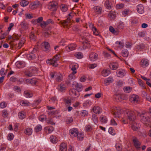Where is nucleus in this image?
Returning a JSON list of instances; mask_svg holds the SVG:
<instances>
[{
	"label": "nucleus",
	"instance_id": "obj_29",
	"mask_svg": "<svg viewBox=\"0 0 151 151\" xmlns=\"http://www.w3.org/2000/svg\"><path fill=\"white\" fill-rule=\"evenodd\" d=\"M19 118L21 119H23L25 117V113L24 111L19 112L18 113Z\"/></svg>",
	"mask_w": 151,
	"mask_h": 151
},
{
	"label": "nucleus",
	"instance_id": "obj_14",
	"mask_svg": "<svg viewBox=\"0 0 151 151\" xmlns=\"http://www.w3.org/2000/svg\"><path fill=\"white\" fill-rule=\"evenodd\" d=\"M71 136L73 137H76V135L78 133V132L77 129L73 128L70 129L69 131Z\"/></svg>",
	"mask_w": 151,
	"mask_h": 151
},
{
	"label": "nucleus",
	"instance_id": "obj_12",
	"mask_svg": "<svg viewBox=\"0 0 151 151\" xmlns=\"http://www.w3.org/2000/svg\"><path fill=\"white\" fill-rule=\"evenodd\" d=\"M98 55L94 52H92L89 55L90 60L91 61H95L98 58Z\"/></svg>",
	"mask_w": 151,
	"mask_h": 151
},
{
	"label": "nucleus",
	"instance_id": "obj_21",
	"mask_svg": "<svg viewBox=\"0 0 151 151\" xmlns=\"http://www.w3.org/2000/svg\"><path fill=\"white\" fill-rule=\"evenodd\" d=\"M114 80L111 77H109L106 79L104 80L105 84L106 85H108L109 83H112L113 82Z\"/></svg>",
	"mask_w": 151,
	"mask_h": 151
},
{
	"label": "nucleus",
	"instance_id": "obj_11",
	"mask_svg": "<svg viewBox=\"0 0 151 151\" xmlns=\"http://www.w3.org/2000/svg\"><path fill=\"white\" fill-rule=\"evenodd\" d=\"M149 60L146 59H143L140 62V65L142 67L145 68L149 65Z\"/></svg>",
	"mask_w": 151,
	"mask_h": 151
},
{
	"label": "nucleus",
	"instance_id": "obj_31",
	"mask_svg": "<svg viewBox=\"0 0 151 151\" xmlns=\"http://www.w3.org/2000/svg\"><path fill=\"white\" fill-rule=\"evenodd\" d=\"M42 129V126L40 124H38L37 125L34 129L35 131L37 132L41 131Z\"/></svg>",
	"mask_w": 151,
	"mask_h": 151
},
{
	"label": "nucleus",
	"instance_id": "obj_8",
	"mask_svg": "<svg viewBox=\"0 0 151 151\" xmlns=\"http://www.w3.org/2000/svg\"><path fill=\"white\" fill-rule=\"evenodd\" d=\"M58 4L57 2H52L49 4L48 8L52 11H55L58 8Z\"/></svg>",
	"mask_w": 151,
	"mask_h": 151
},
{
	"label": "nucleus",
	"instance_id": "obj_1",
	"mask_svg": "<svg viewBox=\"0 0 151 151\" xmlns=\"http://www.w3.org/2000/svg\"><path fill=\"white\" fill-rule=\"evenodd\" d=\"M72 86L74 89H71L69 91V94L74 98H76L79 95V92L83 90V86L81 84L78 83L77 82H74L72 84Z\"/></svg>",
	"mask_w": 151,
	"mask_h": 151
},
{
	"label": "nucleus",
	"instance_id": "obj_23",
	"mask_svg": "<svg viewBox=\"0 0 151 151\" xmlns=\"http://www.w3.org/2000/svg\"><path fill=\"white\" fill-rule=\"evenodd\" d=\"M110 68L113 70H116L118 67V65L117 63H113L110 64Z\"/></svg>",
	"mask_w": 151,
	"mask_h": 151
},
{
	"label": "nucleus",
	"instance_id": "obj_16",
	"mask_svg": "<svg viewBox=\"0 0 151 151\" xmlns=\"http://www.w3.org/2000/svg\"><path fill=\"white\" fill-rule=\"evenodd\" d=\"M137 12L140 14H142L144 12V7L142 4H139L137 6Z\"/></svg>",
	"mask_w": 151,
	"mask_h": 151
},
{
	"label": "nucleus",
	"instance_id": "obj_4",
	"mask_svg": "<svg viewBox=\"0 0 151 151\" xmlns=\"http://www.w3.org/2000/svg\"><path fill=\"white\" fill-rule=\"evenodd\" d=\"M111 112L115 117H119L121 110L119 107H113L111 108Z\"/></svg>",
	"mask_w": 151,
	"mask_h": 151
},
{
	"label": "nucleus",
	"instance_id": "obj_39",
	"mask_svg": "<svg viewBox=\"0 0 151 151\" xmlns=\"http://www.w3.org/2000/svg\"><path fill=\"white\" fill-rule=\"evenodd\" d=\"M20 25L22 28L24 29H27L28 27V24L25 21L22 22L20 24Z\"/></svg>",
	"mask_w": 151,
	"mask_h": 151
},
{
	"label": "nucleus",
	"instance_id": "obj_30",
	"mask_svg": "<svg viewBox=\"0 0 151 151\" xmlns=\"http://www.w3.org/2000/svg\"><path fill=\"white\" fill-rule=\"evenodd\" d=\"M25 133L27 135H31L32 132V130L30 128H27L25 130Z\"/></svg>",
	"mask_w": 151,
	"mask_h": 151
},
{
	"label": "nucleus",
	"instance_id": "obj_57",
	"mask_svg": "<svg viewBox=\"0 0 151 151\" xmlns=\"http://www.w3.org/2000/svg\"><path fill=\"white\" fill-rule=\"evenodd\" d=\"M29 104V102L27 101H22L20 102V105L23 106H28Z\"/></svg>",
	"mask_w": 151,
	"mask_h": 151
},
{
	"label": "nucleus",
	"instance_id": "obj_5",
	"mask_svg": "<svg viewBox=\"0 0 151 151\" xmlns=\"http://www.w3.org/2000/svg\"><path fill=\"white\" fill-rule=\"evenodd\" d=\"M37 70L36 68H31L25 72V74L26 76L31 77L37 74Z\"/></svg>",
	"mask_w": 151,
	"mask_h": 151
},
{
	"label": "nucleus",
	"instance_id": "obj_22",
	"mask_svg": "<svg viewBox=\"0 0 151 151\" xmlns=\"http://www.w3.org/2000/svg\"><path fill=\"white\" fill-rule=\"evenodd\" d=\"M93 9L95 12L97 14L101 13L102 11V8L98 6H94Z\"/></svg>",
	"mask_w": 151,
	"mask_h": 151
},
{
	"label": "nucleus",
	"instance_id": "obj_17",
	"mask_svg": "<svg viewBox=\"0 0 151 151\" xmlns=\"http://www.w3.org/2000/svg\"><path fill=\"white\" fill-rule=\"evenodd\" d=\"M83 49H85L86 48H90L91 47V45L88 41L86 40H85L83 42Z\"/></svg>",
	"mask_w": 151,
	"mask_h": 151
},
{
	"label": "nucleus",
	"instance_id": "obj_34",
	"mask_svg": "<svg viewBox=\"0 0 151 151\" xmlns=\"http://www.w3.org/2000/svg\"><path fill=\"white\" fill-rule=\"evenodd\" d=\"M115 147L116 150L118 151H122V146L120 143H116L115 145Z\"/></svg>",
	"mask_w": 151,
	"mask_h": 151
},
{
	"label": "nucleus",
	"instance_id": "obj_33",
	"mask_svg": "<svg viewBox=\"0 0 151 151\" xmlns=\"http://www.w3.org/2000/svg\"><path fill=\"white\" fill-rule=\"evenodd\" d=\"M101 122L102 123H106L107 122V119L106 117L104 116L101 115L100 117Z\"/></svg>",
	"mask_w": 151,
	"mask_h": 151
},
{
	"label": "nucleus",
	"instance_id": "obj_55",
	"mask_svg": "<svg viewBox=\"0 0 151 151\" xmlns=\"http://www.w3.org/2000/svg\"><path fill=\"white\" fill-rule=\"evenodd\" d=\"M50 142H57L58 139L57 137L54 136H51L50 137Z\"/></svg>",
	"mask_w": 151,
	"mask_h": 151
},
{
	"label": "nucleus",
	"instance_id": "obj_37",
	"mask_svg": "<svg viewBox=\"0 0 151 151\" xmlns=\"http://www.w3.org/2000/svg\"><path fill=\"white\" fill-rule=\"evenodd\" d=\"M46 63L47 64L52 65L53 66L55 67H57L58 65V64H55L54 63H53V61L52 59L50 60H47Z\"/></svg>",
	"mask_w": 151,
	"mask_h": 151
},
{
	"label": "nucleus",
	"instance_id": "obj_27",
	"mask_svg": "<svg viewBox=\"0 0 151 151\" xmlns=\"http://www.w3.org/2000/svg\"><path fill=\"white\" fill-rule=\"evenodd\" d=\"M55 78L56 81L60 82L62 81V76L60 74H56L55 75Z\"/></svg>",
	"mask_w": 151,
	"mask_h": 151
},
{
	"label": "nucleus",
	"instance_id": "obj_26",
	"mask_svg": "<svg viewBox=\"0 0 151 151\" xmlns=\"http://www.w3.org/2000/svg\"><path fill=\"white\" fill-rule=\"evenodd\" d=\"M93 111L96 114H99L100 112L101 109L98 106H94L93 109Z\"/></svg>",
	"mask_w": 151,
	"mask_h": 151
},
{
	"label": "nucleus",
	"instance_id": "obj_36",
	"mask_svg": "<svg viewBox=\"0 0 151 151\" xmlns=\"http://www.w3.org/2000/svg\"><path fill=\"white\" fill-rule=\"evenodd\" d=\"M76 136H77V138L78 141H82L83 139L84 134L81 133H78L76 135Z\"/></svg>",
	"mask_w": 151,
	"mask_h": 151
},
{
	"label": "nucleus",
	"instance_id": "obj_45",
	"mask_svg": "<svg viewBox=\"0 0 151 151\" xmlns=\"http://www.w3.org/2000/svg\"><path fill=\"white\" fill-rule=\"evenodd\" d=\"M60 55H56L53 58L52 60H53V63L55 64H58L57 63V61L59 60Z\"/></svg>",
	"mask_w": 151,
	"mask_h": 151
},
{
	"label": "nucleus",
	"instance_id": "obj_28",
	"mask_svg": "<svg viewBox=\"0 0 151 151\" xmlns=\"http://www.w3.org/2000/svg\"><path fill=\"white\" fill-rule=\"evenodd\" d=\"M46 123L48 124L55 125V123L53 122V120L51 118H48L46 121Z\"/></svg>",
	"mask_w": 151,
	"mask_h": 151
},
{
	"label": "nucleus",
	"instance_id": "obj_52",
	"mask_svg": "<svg viewBox=\"0 0 151 151\" xmlns=\"http://www.w3.org/2000/svg\"><path fill=\"white\" fill-rule=\"evenodd\" d=\"M28 4V2L25 0H23L20 3L21 6L23 7L27 6Z\"/></svg>",
	"mask_w": 151,
	"mask_h": 151
},
{
	"label": "nucleus",
	"instance_id": "obj_3",
	"mask_svg": "<svg viewBox=\"0 0 151 151\" xmlns=\"http://www.w3.org/2000/svg\"><path fill=\"white\" fill-rule=\"evenodd\" d=\"M140 120L147 127H151V118L144 114L140 115Z\"/></svg>",
	"mask_w": 151,
	"mask_h": 151
},
{
	"label": "nucleus",
	"instance_id": "obj_7",
	"mask_svg": "<svg viewBox=\"0 0 151 151\" xmlns=\"http://www.w3.org/2000/svg\"><path fill=\"white\" fill-rule=\"evenodd\" d=\"M37 47H35L33 49L32 51L29 54H27V57L29 60H33L35 58L36 56L35 53L37 52Z\"/></svg>",
	"mask_w": 151,
	"mask_h": 151
},
{
	"label": "nucleus",
	"instance_id": "obj_54",
	"mask_svg": "<svg viewBox=\"0 0 151 151\" xmlns=\"http://www.w3.org/2000/svg\"><path fill=\"white\" fill-rule=\"evenodd\" d=\"M105 6L106 8L108 9H110L111 8L109 1H106L105 2Z\"/></svg>",
	"mask_w": 151,
	"mask_h": 151
},
{
	"label": "nucleus",
	"instance_id": "obj_32",
	"mask_svg": "<svg viewBox=\"0 0 151 151\" xmlns=\"http://www.w3.org/2000/svg\"><path fill=\"white\" fill-rule=\"evenodd\" d=\"M24 95L27 98H31L32 96V94L27 91H25L24 92Z\"/></svg>",
	"mask_w": 151,
	"mask_h": 151
},
{
	"label": "nucleus",
	"instance_id": "obj_19",
	"mask_svg": "<svg viewBox=\"0 0 151 151\" xmlns=\"http://www.w3.org/2000/svg\"><path fill=\"white\" fill-rule=\"evenodd\" d=\"M109 31L115 35H118L119 33V30L117 29H114L113 27L110 26L109 27Z\"/></svg>",
	"mask_w": 151,
	"mask_h": 151
},
{
	"label": "nucleus",
	"instance_id": "obj_40",
	"mask_svg": "<svg viewBox=\"0 0 151 151\" xmlns=\"http://www.w3.org/2000/svg\"><path fill=\"white\" fill-rule=\"evenodd\" d=\"M110 73V72L109 70H104L102 72V75L104 77H106L109 75Z\"/></svg>",
	"mask_w": 151,
	"mask_h": 151
},
{
	"label": "nucleus",
	"instance_id": "obj_49",
	"mask_svg": "<svg viewBox=\"0 0 151 151\" xmlns=\"http://www.w3.org/2000/svg\"><path fill=\"white\" fill-rule=\"evenodd\" d=\"M122 55L124 57H127L128 55V52L127 49H124L122 50Z\"/></svg>",
	"mask_w": 151,
	"mask_h": 151
},
{
	"label": "nucleus",
	"instance_id": "obj_62",
	"mask_svg": "<svg viewBox=\"0 0 151 151\" xmlns=\"http://www.w3.org/2000/svg\"><path fill=\"white\" fill-rule=\"evenodd\" d=\"M6 72H5V69L4 68H2L1 69L0 71V74L1 76H4L6 75Z\"/></svg>",
	"mask_w": 151,
	"mask_h": 151
},
{
	"label": "nucleus",
	"instance_id": "obj_9",
	"mask_svg": "<svg viewBox=\"0 0 151 151\" xmlns=\"http://www.w3.org/2000/svg\"><path fill=\"white\" fill-rule=\"evenodd\" d=\"M40 2L37 1H35L31 4L29 6V7L32 9L37 8L40 6Z\"/></svg>",
	"mask_w": 151,
	"mask_h": 151
},
{
	"label": "nucleus",
	"instance_id": "obj_25",
	"mask_svg": "<svg viewBox=\"0 0 151 151\" xmlns=\"http://www.w3.org/2000/svg\"><path fill=\"white\" fill-rule=\"evenodd\" d=\"M58 88L59 91L62 92L65 91L66 88L65 85L63 84H60L58 86Z\"/></svg>",
	"mask_w": 151,
	"mask_h": 151
},
{
	"label": "nucleus",
	"instance_id": "obj_13",
	"mask_svg": "<svg viewBox=\"0 0 151 151\" xmlns=\"http://www.w3.org/2000/svg\"><path fill=\"white\" fill-rule=\"evenodd\" d=\"M50 47V45L48 42H44L42 45V49L44 51H47Z\"/></svg>",
	"mask_w": 151,
	"mask_h": 151
},
{
	"label": "nucleus",
	"instance_id": "obj_6",
	"mask_svg": "<svg viewBox=\"0 0 151 151\" xmlns=\"http://www.w3.org/2000/svg\"><path fill=\"white\" fill-rule=\"evenodd\" d=\"M114 98L117 101H121L122 100H127L128 99L127 96L125 94H116L114 96Z\"/></svg>",
	"mask_w": 151,
	"mask_h": 151
},
{
	"label": "nucleus",
	"instance_id": "obj_50",
	"mask_svg": "<svg viewBox=\"0 0 151 151\" xmlns=\"http://www.w3.org/2000/svg\"><path fill=\"white\" fill-rule=\"evenodd\" d=\"M124 24L123 22H120L118 23L117 25V28L119 29H122L124 28Z\"/></svg>",
	"mask_w": 151,
	"mask_h": 151
},
{
	"label": "nucleus",
	"instance_id": "obj_53",
	"mask_svg": "<svg viewBox=\"0 0 151 151\" xmlns=\"http://www.w3.org/2000/svg\"><path fill=\"white\" fill-rule=\"evenodd\" d=\"M25 40L24 38H22L20 42L19 43L18 47L20 48L24 44Z\"/></svg>",
	"mask_w": 151,
	"mask_h": 151
},
{
	"label": "nucleus",
	"instance_id": "obj_38",
	"mask_svg": "<svg viewBox=\"0 0 151 151\" xmlns=\"http://www.w3.org/2000/svg\"><path fill=\"white\" fill-rule=\"evenodd\" d=\"M132 128L134 131L137 130L138 128L137 124L135 122H133L132 124Z\"/></svg>",
	"mask_w": 151,
	"mask_h": 151
},
{
	"label": "nucleus",
	"instance_id": "obj_2",
	"mask_svg": "<svg viewBox=\"0 0 151 151\" xmlns=\"http://www.w3.org/2000/svg\"><path fill=\"white\" fill-rule=\"evenodd\" d=\"M124 115L127 118V121L134 122L136 119L135 112L129 110H127L124 112Z\"/></svg>",
	"mask_w": 151,
	"mask_h": 151
},
{
	"label": "nucleus",
	"instance_id": "obj_10",
	"mask_svg": "<svg viewBox=\"0 0 151 151\" xmlns=\"http://www.w3.org/2000/svg\"><path fill=\"white\" fill-rule=\"evenodd\" d=\"M76 47V44L74 43L70 44L66 47L65 49L67 51L70 52L74 50Z\"/></svg>",
	"mask_w": 151,
	"mask_h": 151
},
{
	"label": "nucleus",
	"instance_id": "obj_35",
	"mask_svg": "<svg viewBox=\"0 0 151 151\" xmlns=\"http://www.w3.org/2000/svg\"><path fill=\"white\" fill-rule=\"evenodd\" d=\"M131 100L132 101L134 102V104H136L138 103V97L135 95L133 96L131 98Z\"/></svg>",
	"mask_w": 151,
	"mask_h": 151
},
{
	"label": "nucleus",
	"instance_id": "obj_43",
	"mask_svg": "<svg viewBox=\"0 0 151 151\" xmlns=\"http://www.w3.org/2000/svg\"><path fill=\"white\" fill-rule=\"evenodd\" d=\"M124 91L126 93H129L131 91L132 88L129 86L125 87L124 88Z\"/></svg>",
	"mask_w": 151,
	"mask_h": 151
},
{
	"label": "nucleus",
	"instance_id": "obj_44",
	"mask_svg": "<svg viewBox=\"0 0 151 151\" xmlns=\"http://www.w3.org/2000/svg\"><path fill=\"white\" fill-rule=\"evenodd\" d=\"M39 119L40 121L43 122L46 120L47 117L46 115H42L40 116Z\"/></svg>",
	"mask_w": 151,
	"mask_h": 151
},
{
	"label": "nucleus",
	"instance_id": "obj_59",
	"mask_svg": "<svg viewBox=\"0 0 151 151\" xmlns=\"http://www.w3.org/2000/svg\"><path fill=\"white\" fill-rule=\"evenodd\" d=\"M129 11V10L127 9L124 10L122 12V15L124 17L126 16L128 14Z\"/></svg>",
	"mask_w": 151,
	"mask_h": 151
},
{
	"label": "nucleus",
	"instance_id": "obj_18",
	"mask_svg": "<svg viewBox=\"0 0 151 151\" xmlns=\"http://www.w3.org/2000/svg\"><path fill=\"white\" fill-rule=\"evenodd\" d=\"M67 145L65 142L62 143L60 145L59 151H66Z\"/></svg>",
	"mask_w": 151,
	"mask_h": 151
},
{
	"label": "nucleus",
	"instance_id": "obj_60",
	"mask_svg": "<svg viewBox=\"0 0 151 151\" xmlns=\"http://www.w3.org/2000/svg\"><path fill=\"white\" fill-rule=\"evenodd\" d=\"M30 38L31 40L34 41L35 40L36 38V37L33 33L31 32L30 35Z\"/></svg>",
	"mask_w": 151,
	"mask_h": 151
},
{
	"label": "nucleus",
	"instance_id": "obj_42",
	"mask_svg": "<svg viewBox=\"0 0 151 151\" xmlns=\"http://www.w3.org/2000/svg\"><path fill=\"white\" fill-rule=\"evenodd\" d=\"M75 56L76 58L78 59H81L83 57V54L81 52H78L75 55Z\"/></svg>",
	"mask_w": 151,
	"mask_h": 151
},
{
	"label": "nucleus",
	"instance_id": "obj_46",
	"mask_svg": "<svg viewBox=\"0 0 151 151\" xmlns=\"http://www.w3.org/2000/svg\"><path fill=\"white\" fill-rule=\"evenodd\" d=\"M59 23L63 26H67L69 24L68 21H67L66 20L61 21L59 22Z\"/></svg>",
	"mask_w": 151,
	"mask_h": 151
},
{
	"label": "nucleus",
	"instance_id": "obj_58",
	"mask_svg": "<svg viewBox=\"0 0 151 151\" xmlns=\"http://www.w3.org/2000/svg\"><path fill=\"white\" fill-rule=\"evenodd\" d=\"M134 146L137 149H139L140 148L141 143L140 142H134Z\"/></svg>",
	"mask_w": 151,
	"mask_h": 151
},
{
	"label": "nucleus",
	"instance_id": "obj_56",
	"mask_svg": "<svg viewBox=\"0 0 151 151\" xmlns=\"http://www.w3.org/2000/svg\"><path fill=\"white\" fill-rule=\"evenodd\" d=\"M108 132L110 134L112 135H114L115 134V130L112 127L109 128Z\"/></svg>",
	"mask_w": 151,
	"mask_h": 151
},
{
	"label": "nucleus",
	"instance_id": "obj_15",
	"mask_svg": "<svg viewBox=\"0 0 151 151\" xmlns=\"http://www.w3.org/2000/svg\"><path fill=\"white\" fill-rule=\"evenodd\" d=\"M145 45L143 43H141L138 45L136 47L135 49L137 51H141L145 49Z\"/></svg>",
	"mask_w": 151,
	"mask_h": 151
},
{
	"label": "nucleus",
	"instance_id": "obj_63",
	"mask_svg": "<svg viewBox=\"0 0 151 151\" xmlns=\"http://www.w3.org/2000/svg\"><path fill=\"white\" fill-rule=\"evenodd\" d=\"M92 129L90 125H86L85 127V130L87 132H89Z\"/></svg>",
	"mask_w": 151,
	"mask_h": 151
},
{
	"label": "nucleus",
	"instance_id": "obj_64",
	"mask_svg": "<svg viewBox=\"0 0 151 151\" xmlns=\"http://www.w3.org/2000/svg\"><path fill=\"white\" fill-rule=\"evenodd\" d=\"M61 9L62 11L64 12H66L68 10V8L66 6L63 5L61 6Z\"/></svg>",
	"mask_w": 151,
	"mask_h": 151
},
{
	"label": "nucleus",
	"instance_id": "obj_20",
	"mask_svg": "<svg viewBox=\"0 0 151 151\" xmlns=\"http://www.w3.org/2000/svg\"><path fill=\"white\" fill-rule=\"evenodd\" d=\"M116 73L117 76L119 77H123L126 74L125 71L123 70L118 71Z\"/></svg>",
	"mask_w": 151,
	"mask_h": 151
},
{
	"label": "nucleus",
	"instance_id": "obj_61",
	"mask_svg": "<svg viewBox=\"0 0 151 151\" xmlns=\"http://www.w3.org/2000/svg\"><path fill=\"white\" fill-rule=\"evenodd\" d=\"M73 121V119L72 117H68L66 120V123L67 124L70 123Z\"/></svg>",
	"mask_w": 151,
	"mask_h": 151
},
{
	"label": "nucleus",
	"instance_id": "obj_24",
	"mask_svg": "<svg viewBox=\"0 0 151 151\" xmlns=\"http://www.w3.org/2000/svg\"><path fill=\"white\" fill-rule=\"evenodd\" d=\"M77 67V65H70V68L71 70L73 71L72 73H73L76 74L77 72L76 71V68Z\"/></svg>",
	"mask_w": 151,
	"mask_h": 151
},
{
	"label": "nucleus",
	"instance_id": "obj_41",
	"mask_svg": "<svg viewBox=\"0 0 151 151\" xmlns=\"http://www.w3.org/2000/svg\"><path fill=\"white\" fill-rule=\"evenodd\" d=\"M13 89L14 91H16L19 93H20L21 91V90L20 89V87L18 86H14L13 87Z\"/></svg>",
	"mask_w": 151,
	"mask_h": 151
},
{
	"label": "nucleus",
	"instance_id": "obj_47",
	"mask_svg": "<svg viewBox=\"0 0 151 151\" xmlns=\"http://www.w3.org/2000/svg\"><path fill=\"white\" fill-rule=\"evenodd\" d=\"M92 119L94 123L96 124L98 122V118L95 114H93L92 116Z\"/></svg>",
	"mask_w": 151,
	"mask_h": 151
},
{
	"label": "nucleus",
	"instance_id": "obj_48",
	"mask_svg": "<svg viewBox=\"0 0 151 151\" xmlns=\"http://www.w3.org/2000/svg\"><path fill=\"white\" fill-rule=\"evenodd\" d=\"M29 82L32 85H35L36 84L37 81L36 78H33L29 80Z\"/></svg>",
	"mask_w": 151,
	"mask_h": 151
},
{
	"label": "nucleus",
	"instance_id": "obj_51",
	"mask_svg": "<svg viewBox=\"0 0 151 151\" xmlns=\"http://www.w3.org/2000/svg\"><path fill=\"white\" fill-rule=\"evenodd\" d=\"M138 83L139 85L142 87L143 88L145 89L146 88L145 85L143 83V81L141 79L138 80Z\"/></svg>",
	"mask_w": 151,
	"mask_h": 151
}]
</instances>
